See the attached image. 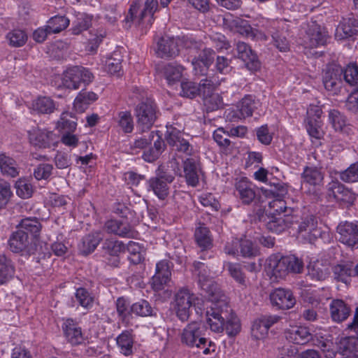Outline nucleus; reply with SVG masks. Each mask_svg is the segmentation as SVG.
I'll return each mask as SVG.
<instances>
[{"label": "nucleus", "mask_w": 358, "mask_h": 358, "mask_svg": "<svg viewBox=\"0 0 358 358\" xmlns=\"http://www.w3.org/2000/svg\"><path fill=\"white\" fill-rule=\"evenodd\" d=\"M92 16L84 13H78L73 22L72 33L75 35L81 34L92 25Z\"/></svg>", "instance_id": "nucleus-38"}, {"label": "nucleus", "mask_w": 358, "mask_h": 358, "mask_svg": "<svg viewBox=\"0 0 358 358\" xmlns=\"http://www.w3.org/2000/svg\"><path fill=\"white\" fill-rule=\"evenodd\" d=\"M29 143L38 148H49L56 143L55 134L48 129L34 127L27 131Z\"/></svg>", "instance_id": "nucleus-10"}, {"label": "nucleus", "mask_w": 358, "mask_h": 358, "mask_svg": "<svg viewBox=\"0 0 358 358\" xmlns=\"http://www.w3.org/2000/svg\"><path fill=\"white\" fill-rule=\"evenodd\" d=\"M196 52H198L196 58L200 59L203 64V71H207L213 62L215 56L214 50L211 48L203 47V45ZM194 57H196V55Z\"/></svg>", "instance_id": "nucleus-57"}, {"label": "nucleus", "mask_w": 358, "mask_h": 358, "mask_svg": "<svg viewBox=\"0 0 358 358\" xmlns=\"http://www.w3.org/2000/svg\"><path fill=\"white\" fill-rule=\"evenodd\" d=\"M171 277L169 262L162 260L156 264V272L152 278L151 285L153 289L160 291L166 285Z\"/></svg>", "instance_id": "nucleus-17"}, {"label": "nucleus", "mask_w": 358, "mask_h": 358, "mask_svg": "<svg viewBox=\"0 0 358 358\" xmlns=\"http://www.w3.org/2000/svg\"><path fill=\"white\" fill-rule=\"evenodd\" d=\"M29 244V236L22 229H18L13 232L8 240L9 248L13 252H20L26 250Z\"/></svg>", "instance_id": "nucleus-32"}, {"label": "nucleus", "mask_w": 358, "mask_h": 358, "mask_svg": "<svg viewBox=\"0 0 358 358\" xmlns=\"http://www.w3.org/2000/svg\"><path fill=\"white\" fill-rule=\"evenodd\" d=\"M157 73L163 76L169 85L180 81L182 76L183 67L176 64H162L156 66Z\"/></svg>", "instance_id": "nucleus-21"}, {"label": "nucleus", "mask_w": 358, "mask_h": 358, "mask_svg": "<svg viewBox=\"0 0 358 358\" xmlns=\"http://www.w3.org/2000/svg\"><path fill=\"white\" fill-rule=\"evenodd\" d=\"M118 127L124 133H131L134 129L133 117L129 111H122L118 113Z\"/></svg>", "instance_id": "nucleus-52"}, {"label": "nucleus", "mask_w": 358, "mask_h": 358, "mask_svg": "<svg viewBox=\"0 0 358 358\" xmlns=\"http://www.w3.org/2000/svg\"><path fill=\"white\" fill-rule=\"evenodd\" d=\"M62 329L64 336L71 345H78L83 342L84 338L81 328L71 318L65 320L62 324Z\"/></svg>", "instance_id": "nucleus-23"}, {"label": "nucleus", "mask_w": 358, "mask_h": 358, "mask_svg": "<svg viewBox=\"0 0 358 358\" xmlns=\"http://www.w3.org/2000/svg\"><path fill=\"white\" fill-rule=\"evenodd\" d=\"M75 117L69 112H64L61 115L57 122V128L64 133L73 132L76 130L77 123Z\"/></svg>", "instance_id": "nucleus-44"}, {"label": "nucleus", "mask_w": 358, "mask_h": 358, "mask_svg": "<svg viewBox=\"0 0 358 358\" xmlns=\"http://www.w3.org/2000/svg\"><path fill=\"white\" fill-rule=\"evenodd\" d=\"M351 86L358 87V67L355 65H348L343 71V79Z\"/></svg>", "instance_id": "nucleus-62"}, {"label": "nucleus", "mask_w": 358, "mask_h": 358, "mask_svg": "<svg viewBox=\"0 0 358 358\" xmlns=\"http://www.w3.org/2000/svg\"><path fill=\"white\" fill-rule=\"evenodd\" d=\"M126 250L129 253V259L134 264H138L144 259L143 248L134 241H129L126 245Z\"/></svg>", "instance_id": "nucleus-45"}, {"label": "nucleus", "mask_w": 358, "mask_h": 358, "mask_svg": "<svg viewBox=\"0 0 358 358\" xmlns=\"http://www.w3.org/2000/svg\"><path fill=\"white\" fill-rule=\"evenodd\" d=\"M104 229L108 234L121 238H134L138 232L129 223L121 220H109L105 222Z\"/></svg>", "instance_id": "nucleus-12"}, {"label": "nucleus", "mask_w": 358, "mask_h": 358, "mask_svg": "<svg viewBox=\"0 0 358 358\" xmlns=\"http://www.w3.org/2000/svg\"><path fill=\"white\" fill-rule=\"evenodd\" d=\"M308 134L312 138L320 140L324 135L322 121L318 120H308L306 125Z\"/></svg>", "instance_id": "nucleus-49"}, {"label": "nucleus", "mask_w": 358, "mask_h": 358, "mask_svg": "<svg viewBox=\"0 0 358 358\" xmlns=\"http://www.w3.org/2000/svg\"><path fill=\"white\" fill-rule=\"evenodd\" d=\"M194 273L198 277V281L201 288L206 290L210 296L212 292H215L216 289L220 290L213 284L210 276V272L207 266L202 262H195L194 263Z\"/></svg>", "instance_id": "nucleus-19"}, {"label": "nucleus", "mask_w": 358, "mask_h": 358, "mask_svg": "<svg viewBox=\"0 0 358 358\" xmlns=\"http://www.w3.org/2000/svg\"><path fill=\"white\" fill-rule=\"evenodd\" d=\"M304 182L311 185H319L323 180L324 176L321 170L315 166H306L302 173Z\"/></svg>", "instance_id": "nucleus-40"}, {"label": "nucleus", "mask_w": 358, "mask_h": 358, "mask_svg": "<svg viewBox=\"0 0 358 358\" xmlns=\"http://www.w3.org/2000/svg\"><path fill=\"white\" fill-rule=\"evenodd\" d=\"M224 329L229 336H234L241 331V324L238 318L229 312V316L224 321Z\"/></svg>", "instance_id": "nucleus-53"}, {"label": "nucleus", "mask_w": 358, "mask_h": 358, "mask_svg": "<svg viewBox=\"0 0 358 358\" xmlns=\"http://www.w3.org/2000/svg\"><path fill=\"white\" fill-rule=\"evenodd\" d=\"M339 237L342 243L353 248L358 245V227L357 224L345 222L340 224L337 227Z\"/></svg>", "instance_id": "nucleus-15"}, {"label": "nucleus", "mask_w": 358, "mask_h": 358, "mask_svg": "<svg viewBox=\"0 0 358 358\" xmlns=\"http://www.w3.org/2000/svg\"><path fill=\"white\" fill-rule=\"evenodd\" d=\"M308 276L313 280L322 281L330 274V266L327 262L315 260L310 262L307 266Z\"/></svg>", "instance_id": "nucleus-27"}, {"label": "nucleus", "mask_w": 358, "mask_h": 358, "mask_svg": "<svg viewBox=\"0 0 358 358\" xmlns=\"http://www.w3.org/2000/svg\"><path fill=\"white\" fill-rule=\"evenodd\" d=\"M94 78L93 74L83 66H73L63 74L62 84L68 89L77 90L90 83Z\"/></svg>", "instance_id": "nucleus-2"}, {"label": "nucleus", "mask_w": 358, "mask_h": 358, "mask_svg": "<svg viewBox=\"0 0 358 358\" xmlns=\"http://www.w3.org/2000/svg\"><path fill=\"white\" fill-rule=\"evenodd\" d=\"M182 167L183 175L180 169H178V171H175V173L180 176H183L189 186L196 187L199 183L201 177L203 176V171L199 162L194 158L188 157L183 161Z\"/></svg>", "instance_id": "nucleus-11"}, {"label": "nucleus", "mask_w": 358, "mask_h": 358, "mask_svg": "<svg viewBox=\"0 0 358 358\" xmlns=\"http://www.w3.org/2000/svg\"><path fill=\"white\" fill-rule=\"evenodd\" d=\"M17 194L22 199H28L31 196L34 189L31 184L24 178H20L15 182Z\"/></svg>", "instance_id": "nucleus-54"}, {"label": "nucleus", "mask_w": 358, "mask_h": 358, "mask_svg": "<svg viewBox=\"0 0 358 358\" xmlns=\"http://www.w3.org/2000/svg\"><path fill=\"white\" fill-rule=\"evenodd\" d=\"M259 106V101L256 100L252 95H245L236 106V117L241 120L252 116L254 110Z\"/></svg>", "instance_id": "nucleus-24"}, {"label": "nucleus", "mask_w": 358, "mask_h": 358, "mask_svg": "<svg viewBox=\"0 0 358 358\" xmlns=\"http://www.w3.org/2000/svg\"><path fill=\"white\" fill-rule=\"evenodd\" d=\"M19 229H22L27 234L29 233L36 237L41 228V225L36 218L27 217L22 219L19 224Z\"/></svg>", "instance_id": "nucleus-47"}, {"label": "nucleus", "mask_w": 358, "mask_h": 358, "mask_svg": "<svg viewBox=\"0 0 358 358\" xmlns=\"http://www.w3.org/2000/svg\"><path fill=\"white\" fill-rule=\"evenodd\" d=\"M331 318L334 322H342L348 319L351 313L350 307L341 299H334L329 304Z\"/></svg>", "instance_id": "nucleus-26"}, {"label": "nucleus", "mask_w": 358, "mask_h": 358, "mask_svg": "<svg viewBox=\"0 0 358 358\" xmlns=\"http://www.w3.org/2000/svg\"><path fill=\"white\" fill-rule=\"evenodd\" d=\"M235 195L244 205H250L259 200L257 186L247 178H242L235 182Z\"/></svg>", "instance_id": "nucleus-9"}, {"label": "nucleus", "mask_w": 358, "mask_h": 358, "mask_svg": "<svg viewBox=\"0 0 358 358\" xmlns=\"http://www.w3.org/2000/svg\"><path fill=\"white\" fill-rule=\"evenodd\" d=\"M116 343L120 352L124 356H129L133 353L134 338L129 331H124L116 338Z\"/></svg>", "instance_id": "nucleus-35"}, {"label": "nucleus", "mask_w": 358, "mask_h": 358, "mask_svg": "<svg viewBox=\"0 0 358 358\" xmlns=\"http://www.w3.org/2000/svg\"><path fill=\"white\" fill-rule=\"evenodd\" d=\"M340 179L348 183L358 182V162L352 164L347 169L339 173Z\"/></svg>", "instance_id": "nucleus-59"}, {"label": "nucleus", "mask_w": 358, "mask_h": 358, "mask_svg": "<svg viewBox=\"0 0 358 358\" xmlns=\"http://www.w3.org/2000/svg\"><path fill=\"white\" fill-rule=\"evenodd\" d=\"M329 196H332L338 201L351 203L355 199V194L337 180L331 181L329 184Z\"/></svg>", "instance_id": "nucleus-29"}, {"label": "nucleus", "mask_w": 358, "mask_h": 358, "mask_svg": "<svg viewBox=\"0 0 358 358\" xmlns=\"http://www.w3.org/2000/svg\"><path fill=\"white\" fill-rule=\"evenodd\" d=\"M69 24V20L65 16H55L48 22V30L51 34L59 33L65 29Z\"/></svg>", "instance_id": "nucleus-48"}, {"label": "nucleus", "mask_w": 358, "mask_h": 358, "mask_svg": "<svg viewBox=\"0 0 358 358\" xmlns=\"http://www.w3.org/2000/svg\"><path fill=\"white\" fill-rule=\"evenodd\" d=\"M132 313L141 316L147 317L153 315V309L150 303L145 300H141L131 306Z\"/></svg>", "instance_id": "nucleus-51"}, {"label": "nucleus", "mask_w": 358, "mask_h": 358, "mask_svg": "<svg viewBox=\"0 0 358 358\" xmlns=\"http://www.w3.org/2000/svg\"><path fill=\"white\" fill-rule=\"evenodd\" d=\"M238 57L245 64L246 68L252 71H257L260 67V62L256 53L247 43L238 42L236 44Z\"/></svg>", "instance_id": "nucleus-16"}, {"label": "nucleus", "mask_w": 358, "mask_h": 358, "mask_svg": "<svg viewBox=\"0 0 358 358\" xmlns=\"http://www.w3.org/2000/svg\"><path fill=\"white\" fill-rule=\"evenodd\" d=\"M303 29L305 34L303 35V41L306 47L313 48L326 44L329 37L328 32L316 21L307 22Z\"/></svg>", "instance_id": "nucleus-5"}, {"label": "nucleus", "mask_w": 358, "mask_h": 358, "mask_svg": "<svg viewBox=\"0 0 358 358\" xmlns=\"http://www.w3.org/2000/svg\"><path fill=\"white\" fill-rule=\"evenodd\" d=\"M270 299L273 306L279 309H289L294 306L296 299L290 290L276 289L270 294Z\"/></svg>", "instance_id": "nucleus-20"}, {"label": "nucleus", "mask_w": 358, "mask_h": 358, "mask_svg": "<svg viewBox=\"0 0 358 358\" xmlns=\"http://www.w3.org/2000/svg\"><path fill=\"white\" fill-rule=\"evenodd\" d=\"M0 169L3 174L12 178L16 177L19 174L16 162L4 154L0 155Z\"/></svg>", "instance_id": "nucleus-41"}, {"label": "nucleus", "mask_w": 358, "mask_h": 358, "mask_svg": "<svg viewBox=\"0 0 358 358\" xmlns=\"http://www.w3.org/2000/svg\"><path fill=\"white\" fill-rule=\"evenodd\" d=\"M32 109L39 114H50L56 109L55 101L48 96H39L32 102Z\"/></svg>", "instance_id": "nucleus-36"}, {"label": "nucleus", "mask_w": 358, "mask_h": 358, "mask_svg": "<svg viewBox=\"0 0 358 358\" xmlns=\"http://www.w3.org/2000/svg\"><path fill=\"white\" fill-rule=\"evenodd\" d=\"M289 217L286 215H279L278 217H273L267 222V229L274 233L280 234L289 227Z\"/></svg>", "instance_id": "nucleus-42"}, {"label": "nucleus", "mask_w": 358, "mask_h": 358, "mask_svg": "<svg viewBox=\"0 0 358 358\" xmlns=\"http://www.w3.org/2000/svg\"><path fill=\"white\" fill-rule=\"evenodd\" d=\"M178 38L165 36L157 42L156 53L162 58L173 57L179 54Z\"/></svg>", "instance_id": "nucleus-18"}, {"label": "nucleus", "mask_w": 358, "mask_h": 358, "mask_svg": "<svg viewBox=\"0 0 358 358\" xmlns=\"http://www.w3.org/2000/svg\"><path fill=\"white\" fill-rule=\"evenodd\" d=\"M329 118L336 131H341L345 125V117L337 110H330Z\"/></svg>", "instance_id": "nucleus-64"}, {"label": "nucleus", "mask_w": 358, "mask_h": 358, "mask_svg": "<svg viewBox=\"0 0 358 358\" xmlns=\"http://www.w3.org/2000/svg\"><path fill=\"white\" fill-rule=\"evenodd\" d=\"M75 297L79 304L85 308H90L93 305L94 298L85 288H78L75 293Z\"/></svg>", "instance_id": "nucleus-60"}, {"label": "nucleus", "mask_w": 358, "mask_h": 358, "mask_svg": "<svg viewBox=\"0 0 358 358\" xmlns=\"http://www.w3.org/2000/svg\"><path fill=\"white\" fill-rule=\"evenodd\" d=\"M233 244L237 246L239 245L240 253L244 257H253L259 255V249L252 241L249 239H241V241H233Z\"/></svg>", "instance_id": "nucleus-43"}, {"label": "nucleus", "mask_w": 358, "mask_h": 358, "mask_svg": "<svg viewBox=\"0 0 358 358\" xmlns=\"http://www.w3.org/2000/svg\"><path fill=\"white\" fill-rule=\"evenodd\" d=\"M195 240L203 250L208 248L212 244L209 229L203 226L196 228L194 233Z\"/></svg>", "instance_id": "nucleus-46"}, {"label": "nucleus", "mask_w": 358, "mask_h": 358, "mask_svg": "<svg viewBox=\"0 0 358 358\" xmlns=\"http://www.w3.org/2000/svg\"><path fill=\"white\" fill-rule=\"evenodd\" d=\"M103 236L101 231H94L85 236L78 244V249L81 254L87 255L96 248L103 240Z\"/></svg>", "instance_id": "nucleus-30"}, {"label": "nucleus", "mask_w": 358, "mask_h": 358, "mask_svg": "<svg viewBox=\"0 0 358 358\" xmlns=\"http://www.w3.org/2000/svg\"><path fill=\"white\" fill-rule=\"evenodd\" d=\"M343 70L341 66L331 64L322 72V83L327 91L333 95L338 94L343 87Z\"/></svg>", "instance_id": "nucleus-4"}, {"label": "nucleus", "mask_w": 358, "mask_h": 358, "mask_svg": "<svg viewBox=\"0 0 358 358\" xmlns=\"http://www.w3.org/2000/svg\"><path fill=\"white\" fill-rule=\"evenodd\" d=\"M358 34V20L354 17L343 19L336 29L335 37L343 40Z\"/></svg>", "instance_id": "nucleus-28"}, {"label": "nucleus", "mask_w": 358, "mask_h": 358, "mask_svg": "<svg viewBox=\"0 0 358 358\" xmlns=\"http://www.w3.org/2000/svg\"><path fill=\"white\" fill-rule=\"evenodd\" d=\"M102 250L105 255L115 257L112 265L117 266L120 262L118 257L126 251V245L115 238H108L103 243Z\"/></svg>", "instance_id": "nucleus-25"}, {"label": "nucleus", "mask_w": 358, "mask_h": 358, "mask_svg": "<svg viewBox=\"0 0 358 358\" xmlns=\"http://www.w3.org/2000/svg\"><path fill=\"white\" fill-rule=\"evenodd\" d=\"M227 269L230 276L242 287H246L248 280L244 273L242 266L238 263H227Z\"/></svg>", "instance_id": "nucleus-39"}, {"label": "nucleus", "mask_w": 358, "mask_h": 358, "mask_svg": "<svg viewBox=\"0 0 358 358\" xmlns=\"http://www.w3.org/2000/svg\"><path fill=\"white\" fill-rule=\"evenodd\" d=\"M116 310L120 317L122 322L129 320L131 311V306L129 303L123 297H120L116 301Z\"/></svg>", "instance_id": "nucleus-61"}, {"label": "nucleus", "mask_w": 358, "mask_h": 358, "mask_svg": "<svg viewBox=\"0 0 358 358\" xmlns=\"http://www.w3.org/2000/svg\"><path fill=\"white\" fill-rule=\"evenodd\" d=\"M273 29V31H270L273 45L280 52L289 50L290 43L289 41L287 39L289 34L285 23L283 22H277V26H275Z\"/></svg>", "instance_id": "nucleus-22"}, {"label": "nucleus", "mask_w": 358, "mask_h": 358, "mask_svg": "<svg viewBox=\"0 0 358 358\" xmlns=\"http://www.w3.org/2000/svg\"><path fill=\"white\" fill-rule=\"evenodd\" d=\"M262 192L266 197L283 198L287 194V189L282 182L273 183L269 189L262 188Z\"/></svg>", "instance_id": "nucleus-55"}, {"label": "nucleus", "mask_w": 358, "mask_h": 358, "mask_svg": "<svg viewBox=\"0 0 358 358\" xmlns=\"http://www.w3.org/2000/svg\"><path fill=\"white\" fill-rule=\"evenodd\" d=\"M10 45L13 47H21L25 44L27 36L25 32L20 29H15L9 32L6 36Z\"/></svg>", "instance_id": "nucleus-58"}, {"label": "nucleus", "mask_w": 358, "mask_h": 358, "mask_svg": "<svg viewBox=\"0 0 358 358\" xmlns=\"http://www.w3.org/2000/svg\"><path fill=\"white\" fill-rule=\"evenodd\" d=\"M174 299L177 316L182 322L188 320L190 315V308L193 305L199 304L200 301L197 296L186 287L178 289L175 294Z\"/></svg>", "instance_id": "nucleus-3"}, {"label": "nucleus", "mask_w": 358, "mask_h": 358, "mask_svg": "<svg viewBox=\"0 0 358 358\" xmlns=\"http://www.w3.org/2000/svg\"><path fill=\"white\" fill-rule=\"evenodd\" d=\"M182 343L189 347L196 346L201 348L205 345L208 341L201 337L200 325L196 322L189 324L184 329L181 335Z\"/></svg>", "instance_id": "nucleus-13"}, {"label": "nucleus", "mask_w": 358, "mask_h": 358, "mask_svg": "<svg viewBox=\"0 0 358 358\" xmlns=\"http://www.w3.org/2000/svg\"><path fill=\"white\" fill-rule=\"evenodd\" d=\"M338 351L345 357H350L358 351V339L355 337L342 338L338 343Z\"/></svg>", "instance_id": "nucleus-37"}, {"label": "nucleus", "mask_w": 358, "mask_h": 358, "mask_svg": "<svg viewBox=\"0 0 358 358\" xmlns=\"http://www.w3.org/2000/svg\"><path fill=\"white\" fill-rule=\"evenodd\" d=\"M178 42V47L182 46L187 50H189V53L192 54L193 52H197L200 50L203 44L200 41H196L192 36H182L177 37Z\"/></svg>", "instance_id": "nucleus-56"}, {"label": "nucleus", "mask_w": 358, "mask_h": 358, "mask_svg": "<svg viewBox=\"0 0 358 358\" xmlns=\"http://www.w3.org/2000/svg\"><path fill=\"white\" fill-rule=\"evenodd\" d=\"M174 180V176L166 173H157L148 180V190L152 192L160 200H164L169 196L170 185Z\"/></svg>", "instance_id": "nucleus-7"}, {"label": "nucleus", "mask_w": 358, "mask_h": 358, "mask_svg": "<svg viewBox=\"0 0 358 358\" xmlns=\"http://www.w3.org/2000/svg\"><path fill=\"white\" fill-rule=\"evenodd\" d=\"M287 340L298 345H303L311 339V334L305 327H294L285 331Z\"/></svg>", "instance_id": "nucleus-31"}, {"label": "nucleus", "mask_w": 358, "mask_h": 358, "mask_svg": "<svg viewBox=\"0 0 358 358\" xmlns=\"http://www.w3.org/2000/svg\"><path fill=\"white\" fill-rule=\"evenodd\" d=\"M290 262L285 259V257L278 258L276 256L271 257L268 259V267L272 275L276 278H282L288 274L287 265Z\"/></svg>", "instance_id": "nucleus-33"}, {"label": "nucleus", "mask_w": 358, "mask_h": 358, "mask_svg": "<svg viewBox=\"0 0 358 358\" xmlns=\"http://www.w3.org/2000/svg\"><path fill=\"white\" fill-rule=\"evenodd\" d=\"M198 94H199V87L196 83L190 81L182 82L181 96L193 99Z\"/></svg>", "instance_id": "nucleus-63"}, {"label": "nucleus", "mask_w": 358, "mask_h": 358, "mask_svg": "<svg viewBox=\"0 0 358 358\" xmlns=\"http://www.w3.org/2000/svg\"><path fill=\"white\" fill-rule=\"evenodd\" d=\"M209 300L211 306L206 311V322L210 330L215 333L222 332L224 329V321L231 311L228 305L227 298L220 290L212 292Z\"/></svg>", "instance_id": "nucleus-1"}, {"label": "nucleus", "mask_w": 358, "mask_h": 358, "mask_svg": "<svg viewBox=\"0 0 358 358\" xmlns=\"http://www.w3.org/2000/svg\"><path fill=\"white\" fill-rule=\"evenodd\" d=\"M299 233L303 239L310 243L321 236L317 220L313 215H309L302 219L299 227Z\"/></svg>", "instance_id": "nucleus-14"}, {"label": "nucleus", "mask_w": 358, "mask_h": 358, "mask_svg": "<svg viewBox=\"0 0 358 358\" xmlns=\"http://www.w3.org/2000/svg\"><path fill=\"white\" fill-rule=\"evenodd\" d=\"M138 127L142 132L148 131L157 119L156 106L151 100L141 102L136 108Z\"/></svg>", "instance_id": "nucleus-6"}, {"label": "nucleus", "mask_w": 358, "mask_h": 358, "mask_svg": "<svg viewBox=\"0 0 358 358\" xmlns=\"http://www.w3.org/2000/svg\"><path fill=\"white\" fill-rule=\"evenodd\" d=\"M167 143L172 150L185 156H191L193 153V146L189 141L184 138V134L175 127H167L166 133Z\"/></svg>", "instance_id": "nucleus-8"}, {"label": "nucleus", "mask_w": 358, "mask_h": 358, "mask_svg": "<svg viewBox=\"0 0 358 358\" xmlns=\"http://www.w3.org/2000/svg\"><path fill=\"white\" fill-rule=\"evenodd\" d=\"M97 99L98 95L96 93L82 90L76 96L73 102V107L77 112L82 113Z\"/></svg>", "instance_id": "nucleus-34"}, {"label": "nucleus", "mask_w": 358, "mask_h": 358, "mask_svg": "<svg viewBox=\"0 0 358 358\" xmlns=\"http://www.w3.org/2000/svg\"><path fill=\"white\" fill-rule=\"evenodd\" d=\"M203 97V105L207 112L217 110L223 106L222 98L217 93L210 94Z\"/></svg>", "instance_id": "nucleus-50"}]
</instances>
